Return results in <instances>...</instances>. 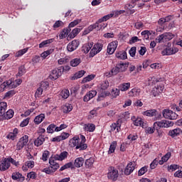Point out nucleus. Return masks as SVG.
Returning a JSON list of instances; mask_svg holds the SVG:
<instances>
[{
    "mask_svg": "<svg viewBox=\"0 0 182 182\" xmlns=\"http://www.w3.org/2000/svg\"><path fill=\"white\" fill-rule=\"evenodd\" d=\"M182 130L180 128H176L174 129L170 130L168 133V134L172 137V139H174V137H177V136H180L181 134Z\"/></svg>",
    "mask_w": 182,
    "mask_h": 182,
    "instance_id": "nucleus-15",
    "label": "nucleus"
},
{
    "mask_svg": "<svg viewBox=\"0 0 182 182\" xmlns=\"http://www.w3.org/2000/svg\"><path fill=\"white\" fill-rule=\"evenodd\" d=\"M102 49H103V44L100 43H95L92 49L90 50V55L91 58H93V56H95V55H97V53L101 52Z\"/></svg>",
    "mask_w": 182,
    "mask_h": 182,
    "instance_id": "nucleus-7",
    "label": "nucleus"
},
{
    "mask_svg": "<svg viewBox=\"0 0 182 182\" xmlns=\"http://www.w3.org/2000/svg\"><path fill=\"white\" fill-rule=\"evenodd\" d=\"M154 126H158V127H171L173 126V122L171 121L162 120L161 122H156Z\"/></svg>",
    "mask_w": 182,
    "mask_h": 182,
    "instance_id": "nucleus-11",
    "label": "nucleus"
},
{
    "mask_svg": "<svg viewBox=\"0 0 182 182\" xmlns=\"http://www.w3.org/2000/svg\"><path fill=\"white\" fill-rule=\"evenodd\" d=\"M107 178L109 180H112V181H117V178H119V171L114 168V167H109L108 169Z\"/></svg>",
    "mask_w": 182,
    "mask_h": 182,
    "instance_id": "nucleus-2",
    "label": "nucleus"
},
{
    "mask_svg": "<svg viewBox=\"0 0 182 182\" xmlns=\"http://www.w3.org/2000/svg\"><path fill=\"white\" fill-rule=\"evenodd\" d=\"M86 72L85 70H80L76 73L74 76L72 77V80H76V79H80V77H83Z\"/></svg>",
    "mask_w": 182,
    "mask_h": 182,
    "instance_id": "nucleus-33",
    "label": "nucleus"
},
{
    "mask_svg": "<svg viewBox=\"0 0 182 182\" xmlns=\"http://www.w3.org/2000/svg\"><path fill=\"white\" fill-rule=\"evenodd\" d=\"M116 147H117V141H114L110 144L109 149L108 151V154H112V153H114V150H116Z\"/></svg>",
    "mask_w": 182,
    "mask_h": 182,
    "instance_id": "nucleus-38",
    "label": "nucleus"
},
{
    "mask_svg": "<svg viewBox=\"0 0 182 182\" xmlns=\"http://www.w3.org/2000/svg\"><path fill=\"white\" fill-rule=\"evenodd\" d=\"M83 129L85 132H93L94 130H96V126L94 124H85L83 126Z\"/></svg>",
    "mask_w": 182,
    "mask_h": 182,
    "instance_id": "nucleus-18",
    "label": "nucleus"
},
{
    "mask_svg": "<svg viewBox=\"0 0 182 182\" xmlns=\"http://www.w3.org/2000/svg\"><path fill=\"white\" fill-rule=\"evenodd\" d=\"M160 163L157 159H155L153 162L150 164V167L151 170H154V168H156L157 167V165Z\"/></svg>",
    "mask_w": 182,
    "mask_h": 182,
    "instance_id": "nucleus-57",
    "label": "nucleus"
},
{
    "mask_svg": "<svg viewBox=\"0 0 182 182\" xmlns=\"http://www.w3.org/2000/svg\"><path fill=\"white\" fill-rule=\"evenodd\" d=\"M162 35L165 42H168V41H171V39L174 38V35H173L171 33H164Z\"/></svg>",
    "mask_w": 182,
    "mask_h": 182,
    "instance_id": "nucleus-36",
    "label": "nucleus"
},
{
    "mask_svg": "<svg viewBox=\"0 0 182 182\" xmlns=\"http://www.w3.org/2000/svg\"><path fill=\"white\" fill-rule=\"evenodd\" d=\"M50 53H52V50H48L44 51L43 53H42L41 56L43 59H46V58H48V56H49V55H50Z\"/></svg>",
    "mask_w": 182,
    "mask_h": 182,
    "instance_id": "nucleus-54",
    "label": "nucleus"
},
{
    "mask_svg": "<svg viewBox=\"0 0 182 182\" xmlns=\"http://www.w3.org/2000/svg\"><path fill=\"white\" fill-rule=\"evenodd\" d=\"M11 178L13 180H16V181H24L25 177L22 176V173L19 172H14L12 173Z\"/></svg>",
    "mask_w": 182,
    "mask_h": 182,
    "instance_id": "nucleus-16",
    "label": "nucleus"
},
{
    "mask_svg": "<svg viewBox=\"0 0 182 182\" xmlns=\"http://www.w3.org/2000/svg\"><path fill=\"white\" fill-rule=\"evenodd\" d=\"M140 89L133 88L129 92V96L134 97V96H139L140 95Z\"/></svg>",
    "mask_w": 182,
    "mask_h": 182,
    "instance_id": "nucleus-39",
    "label": "nucleus"
},
{
    "mask_svg": "<svg viewBox=\"0 0 182 182\" xmlns=\"http://www.w3.org/2000/svg\"><path fill=\"white\" fill-rule=\"evenodd\" d=\"M117 66L118 67L119 73H123L127 70V68H129V64L124 63H120L117 64Z\"/></svg>",
    "mask_w": 182,
    "mask_h": 182,
    "instance_id": "nucleus-21",
    "label": "nucleus"
},
{
    "mask_svg": "<svg viewBox=\"0 0 182 182\" xmlns=\"http://www.w3.org/2000/svg\"><path fill=\"white\" fill-rule=\"evenodd\" d=\"M43 141H45V136L40 135L35 141L34 144L36 147H39V146H42L43 144Z\"/></svg>",
    "mask_w": 182,
    "mask_h": 182,
    "instance_id": "nucleus-20",
    "label": "nucleus"
},
{
    "mask_svg": "<svg viewBox=\"0 0 182 182\" xmlns=\"http://www.w3.org/2000/svg\"><path fill=\"white\" fill-rule=\"evenodd\" d=\"M119 95H120V89H117V88H114L112 90V96L113 97H116L117 96H119Z\"/></svg>",
    "mask_w": 182,
    "mask_h": 182,
    "instance_id": "nucleus-53",
    "label": "nucleus"
},
{
    "mask_svg": "<svg viewBox=\"0 0 182 182\" xmlns=\"http://www.w3.org/2000/svg\"><path fill=\"white\" fill-rule=\"evenodd\" d=\"M116 58L124 60L127 59V53H126V51H119L116 54Z\"/></svg>",
    "mask_w": 182,
    "mask_h": 182,
    "instance_id": "nucleus-32",
    "label": "nucleus"
},
{
    "mask_svg": "<svg viewBox=\"0 0 182 182\" xmlns=\"http://www.w3.org/2000/svg\"><path fill=\"white\" fill-rule=\"evenodd\" d=\"M56 125L53 124H50L48 128H47V133H50V134H52L54 132H56Z\"/></svg>",
    "mask_w": 182,
    "mask_h": 182,
    "instance_id": "nucleus-47",
    "label": "nucleus"
},
{
    "mask_svg": "<svg viewBox=\"0 0 182 182\" xmlns=\"http://www.w3.org/2000/svg\"><path fill=\"white\" fill-rule=\"evenodd\" d=\"M58 65H66V63H69V58L65 57L63 58H60L58 60Z\"/></svg>",
    "mask_w": 182,
    "mask_h": 182,
    "instance_id": "nucleus-49",
    "label": "nucleus"
},
{
    "mask_svg": "<svg viewBox=\"0 0 182 182\" xmlns=\"http://www.w3.org/2000/svg\"><path fill=\"white\" fill-rule=\"evenodd\" d=\"M80 32V28H74L71 33L68 35V38L70 39H73V38H76L78 33Z\"/></svg>",
    "mask_w": 182,
    "mask_h": 182,
    "instance_id": "nucleus-34",
    "label": "nucleus"
},
{
    "mask_svg": "<svg viewBox=\"0 0 182 182\" xmlns=\"http://www.w3.org/2000/svg\"><path fill=\"white\" fill-rule=\"evenodd\" d=\"M6 107H8V104H6V102H0V116H4L5 112L6 111Z\"/></svg>",
    "mask_w": 182,
    "mask_h": 182,
    "instance_id": "nucleus-28",
    "label": "nucleus"
},
{
    "mask_svg": "<svg viewBox=\"0 0 182 182\" xmlns=\"http://www.w3.org/2000/svg\"><path fill=\"white\" fill-rule=\"evenodd\" d=\"M65 23L62 21H57L53 26L54 29H58V28H63Z\"/></svg>",
    "mask_w": 182,
    "mask_h": 182,
    "instance_id": "nucleus-44",
    "label": "nucleus"
},
{
    "mask_svg": "<svg viewBox=\"0 0 182 182\" xmlns=\"http://www.w3.org/2000/svg\"><path fill=\"white\" fill-rule=\"evenodd\" d=\"M7 161H9V164L11 166V164H14V166H16V167H18V166L19 165V162H16V161H15V159H12L11 157L7 158Z\"/></svg>",
    "mask_w": 182,
    "mask_h": 182,
    "instance_id": "nucleus-52",
    "label": "nucleus"
},
{
    "mask_svg": "<svg viewBox=\"0 0 182 182\" xmlns=\"http://www.w3.org/2000/svg\"><path fill=\"white\" fill-rule=\"evenodd\" d=\"M43 93V90L42 88H40L39 87L35 93V97H41Z\"/></svg>",
    "mask_w": 182,
    "mask_h": 182,
    "instance_id": "nucleus-59",
    "label": "nucleus"
},
{
    "mask_svg": "<svg viewBox=\"0 0 182 182\" xmlns=\"http://www.w3.org/2000/svg\"><path fill=\"white\" fill-rule=\"evenodd\" d=\"M96 75H89L87 77L82 79V83H87V82H90L95 79Z\"/></svg>",
    "mask_w": 182,
    "mask_h": 182,
    "instance_id": "nucleus-45",
    "label": "nucleus"
},
{
    "mask_svg": "<svg viewBox=\"0 0 182 182\" xmlns=\"http://www.w3.org/2000/svg\"><path fill=\"white\" fill-rule=\"evenodd\" d=\"M118 73H120V71L117 67V65L114 68H113L111 71L109 73V76H116Z\"/></svg>",
    "mask_w": 182,
    "mask_h": 182,
    "instance_id": "nucleus-42",
    "label": "nucleus"
},
{
    "mask_svg": "<svg viewBox=\"0 0 182 182\" xmlns=\"http://www.w3.org/2000/svg\"><path fill=\"white\" fill-rule=\"evenodd\" d=\"M70 147H75L76 150H86L87 149V144H82L80 142V138L78 136H74L73 139L70 140Z\"/></svg>",
    "mask_w": 182,
    "mask_h": 182,
    "instance_id": "nucleus-1",
    "label": "nucleus"
},
{
    "mask_svg": "<svg viewBox=\"0 0 182 182\" xmlns=\"http://www.w3.org/2000/svg\"><path fill=\"white\" fill-rule=\"evenodd\" d=\"M25 164L28 168H33L35 166V162L33 161H27Z\"/></svg>",
    "mask_w": 182,
    "mask_h": 182,
    "instance_id": "nucleus-61",
    "label": "nucleus"
},
{
    "mask_svg": "<svg viewBox=\"0 0 182 182\" xmlns=\"http://www.w3.org/2000/svg\"><path fill=\"white\" fill-rule=\"evenodd\" d=\"M9 167H11V165H9V162L8 161V159L6 158L1 161V164H0L1 171H6V170H8Z\"/></svg>",
    "mask_w": 182,
    "mask_h": 182,
    "instance_id": "nucleus-13",
    "label": "nucleus"
},
{
    "mask_svg": "<svg viewBox=\"0 0 182 182\" xmlns=\"http://www.w3.org/2000/svg\"><path fill=\"white\" fill-rule=\"evenodd\" d=\"M55 171L53 169L50 168V166L48 168H45L43 169V173H46V174H51V173H55Z\"/></svg>",
    "mask_w": 182,
    "mask_h": 182,
    "instance_id": "nucleus-63",
    "label": "nucleus"
},
{
    "mask_svg": "<svg viewBox=\"0 0 182 182\" xmlns=\"http://www.w3.org/2000/svg\"><path fill=\"white\" fill-rule=\"evenodd\" d=\"M64 72H65L64 66H61L59 68H55L52 70L50 77V79H53L54 80H56V79H58L59 77L62 76V73H63Z\"/></svg>",
    "mask_w": 182,
    "mask_h": 182,
    "instance_id": "nucleus-4",
    "label": "nucleus"
},
{
    "mask_svg": "<svg viewBox=\"0 0 182 182\" xmlns=\"http://www.w3.org/2000/svg\"><path fill=\"white\" fill-rule=\"evenodd\" d=\"M163 90H164V87L161 86V85H156L155 86V87L153 88L152 91H151V95H153V96L154 97L159 96V95H160V93H161V92H163Z\"/></svg>",
    "mask_w": 182,
    "mask_h": 182,
    "instance_id": "nucleus-12",
    "label": "nucleus"
},
{
    "mask_svg": "<svg viewBox=\"0 0 182 182\" xmlns=\"http://www.w3.org/2000/svg\"><path fill=\"white\" fill-rule=\"evenodd\" d=\"M94 163H95V158L90 157V159H87L85 162L86 168H92L93 167Z\"/></svg>",
    "mask_w": 182,
    "mask_h": 182,
    "instance_id": "nucleus-27",
    "label": "nucleus"
},
{
    "mask_svg": "<svg viewBox=\"0 0 182 182\" xmlns=\"http://www.w3.org/2000/svg\"><path fill=\"white\" fill-rule=\"evenodd\" d=\"M24 73H25V66L21 65L18 68V73H17V76H23Z\"/></svg>",
    "mask_w": 182,
    "mask_h": 182,
    "instance_id": "nucleus-60",
    "label": "nucleus"
},
{
    "mask_svg": "<svg viewBox=\"0 0 182 182\" xmlns=\"http://www.w3.org/2000/svg\"><path fill=\"white\" fill-rule=\"evenodd\" d=\"M12 85V80H8L6 82H3L1 85L0 87L1 89H5L6 86H11Z\"/></svg>",
    "mask_w": 182,
    "mask_h": 182,
    "instance_id": "nucleus-58",
    "label": "nucleus"
},
{
    "mask_svg": "<svg viewBox=\"0 0 182 182\" xmlns=\"http://www.w3.org/2000/svg\"><path fill=\"white\" fill-rule=\"evenodd\" d=\"M100 87L102 90H106L109 87V81H104L101 83Z\"/></svg>",
    "mask_w": 182,
    "mask_h": 182,
    "instance_id": "nucleus-55",
    "label": "nucleus"
},
{
    "mask_svg": "<svg viewBox=\"0 0 182 182\" xmlns=\"http://www.w3.org/2000/svg\"><path fill=\"white\" fill-rule=\"evenodd\" d=\"M136 164H134V162H130L126 167L125 170H124V174H126V176H130V174H132V173H133V171H134V166Z\"/></svg>",
    "mask_w": 182,
    "mask_h": 182,
    "instance_id": "nucleus-14",
    "label": "nucleus"
},
{
    "mask_svg": "<svg viewBox=\"0 0 182 182\" xmlns=\"http://www.w3.org/2000/svg\"><path fill=\"white\" fill-rule=\"evenodd\" d=\"M162 114L165 119H168L169 120H176L178 117V114L170 109H164Z\"/></svg>",
    "mask_w": 182,
    "mask_h": 182,
    "instance_id": "nucleus-3",
    "label": "nucleus"
},
{
    "mask_svg": "<svg viewBox=\"0 0 182 182\" xmlns=\"http://www.w3.org/2000/svg\"><path fill=\"white\" fill-rule=\"evenodd\" d=\"M121 92H126L130 89V82H124L119 86Z\"/></svg>",
    "mask_w": 182,
    "mask_h": 182,
    "instance_id": "nucleus-26",
    "label": "nucleus"
},
{
    "mask_svg": "<svg viewBox=\"0 0 182 182\" xmlns=\"http://www.w3.org/2000/svg\"><path fill=\"white\" fill-rule=\"evenodd\" d=\"M136 47H132L129 51V53L132 58H134L136 56Z\"/></svg>",
    "mask_w": 182,
    "mask_h": 182,
    "instance_id": "nucleus-64",
    "label": "nucleus"
},
{
    "mask_svg": "<svg viewBox=\"0 0 182 182\" xmlns=\"http://www.w3.org/2000/svg\"><path fill=\"white\" fill-rule=\"evenodd\" d=\"M178 52V48L176 47L172 46V47H166L165 49H164L161 51V55L163 56H170L171 55H176Z\"/></svg>",
    "mask_w": 182,
    "mask_h": 182,
    "instance_id": "nucleus-5",
    "label": "nucleus"
},
{
    "mask_svg": "<svg viewBox=\"0 0 182 182\" xmlns=\"http://www.w3.org/2000/svg\"><path fill=\"white\" fill-rule=\"evenodd\" d=\"M29 141V136L28 135H24L21 137L16 144V150H22L23 147H25Z\"/></svg>",
    "mask_w": 182,
    "mask_h": 182,
    "instance_id": "nucleus-6",
    "label": "nucleus"
},
{
    "mask_svg": "<svg viewBox=\"0 0 182 182\" xmlns=\"http://www.w3.org/2000/svg\"><path fill=\"white\" fill-rule=\"evenodd\" d=\"M79 41L73 40L70 43H69L67 46V49L68 52H73V50H76L77 48H79Z\"/></svg>",
    "mask_w": 182,
    "mask_h": 182,
    "instance_id": "nucleus-9",
    "label": "nucleus"
},
{
    "mask_svg": "<svg viewBox=\"0 0 182 182\" xmlns=\"http://www.w3.org/2000/svg\"><path fill=\"white\" fill-rule=\"evenodd\" d=\"M43 120H45V114H41L35 117L34 122L36 124H41Z\"/></svg>",
    "mask_w": 182,
    "mask_h": 182,
    "instance_id": "nucleus-29",
    "label": "nucleus"
},
{
    "mask_svg": "<svg viewBox=\"0 0 182 182\" xmlns=\"http://www.w3.org/2000/svg\"><path fill=\"white\" fill-rule=\"evenodd\" d=\"M147 168H149L148 166H144L142 167L139 171H138V176H143L144 174H146L147 173Z\"/></svg>",
    "mask_w": 182,
    "mask_h": 182,
    "instance_id": "nucleus-50",
    "label": "nucleus"
},
{
    "mask_svg": "<svg viewBox=\"0 0 182 182\" xmlns=\"http://www.w3.org/2000/svg\"><path fill=\"white\" fill-rule=\"evenodd\" d=\"M73 166V164H72V162H69L68 164H65L64 166H63L60 168V171H63V170H66V168H70V167Z\"/></svg>",
    "mask_w": 182,
    "mask_h": 182,
    "instance_id": "nucleus-51",
    "label": "nucleus"
},
{
    "mask_svg": "<svg viewBox=\"0 0 182 182\" xmlns=\"http://www.w3.org/2000/svg\"><path fill=\"white\" fill-rule=\"evenodd\" d=\"M80 63H82V60L80 58H74L70 62V65L73 68H76V66H79Z\"/></svg>",
    "mask_w": 182,
    "mask_h": 182,
    "instance_id": "nucleus-30",
    "label": "nucleus"
},
{
    "mask_svg": "<svg viewBox=\"0 0 182 182\" xmlns=\"http://www.w3.org/2000/svg\"><path fill=\"white\" fill-rule=\"evenodd\" d=\"M68 151H63L60 154H55L54 156H55V159H57L58 161H62L68 157Z\"/></svg>",
    "mask_w": 182,
    "mask_h": 182,
    "instance_id": "nucleus-22",
    "label": "nucleus"
},
{
    "mask_svg": "<svg viewBox=\"0 0 182 182\" xmlns=\"http://www.w3.org/2000/svg\"><path fill=\"white\" fill-rule=\"evenodd\" d=\"M118 45L119 42L117 41L111 42L107 46V53L109 55H113V53H114V50L117 49Z\"/></svg>",
    "mask_w": 182,
    "mask_h": 182,
    "instance_id": "nucleus-10",
    "label": "nucleus"
},
{
    "mask_svg": "<svg viewBox=\"0 0 182 182\" xmlns=\"http://www.w3.org/2000/svg\"><path fill=\"white\" fill-rule=\"evenodd\" d=\"M53 41H55L54 38H50L48 40L43 41V42H41L39 44V48H46V46H48V45H49V43H52V42H53Z\"/></svg>",
    "mask_w": 182,
    "mask_h": 182,
    "instance_id": "nucleus-35",
    "label": "nucleus"
},
{
    "mask_svg": "<svg viewBox=\"0 0 182 182\" xmlns=\"http://www.w3.org/2000/svg\"><path fill=\"white\" fill-rule=\"evenodd\" d=\"M14 114H15V112H14L13 109H9L6 112H4L2 116L5 120H9V119L14 117Z\"/></svg>",
    "mask_w": 182,
    "mask_h": 182,
    "instance_id": "nucleus-19",
    "label": "nucleus"
},
{
    "mask_svg": "<svg viewBox=\"0 0 182 182\" xmlns=\"http://www.w3.org/2000/svg\"><path fill=\"white\" fill-rule=\"evenodd\" d=\"M93 48V42L89 43L88 44H85L82 48V52L84 53H89L90 49Z\"/></svg>",
    "mask_w": 182,
    "mask_h": 182,
    "instance_id": "nucleus-23",
    "label": "nucleus"
},
{
    "mask_svg": "<svg viewBox=\"0 0 182 182\" xmlns=\"http://www.w3.org/2000/svg\"><path fill=\"white\" fill-rule=\"evenodd\" d=\"M96 95H97V92H96V90L90 91L83 98L84 102H89V100H90V99H93V97H95Z\"/></svg>",
    "mask_w": 182,
    "mask_h": 182,
    "instance_id": "nucleus-17",
    "label": "nucleus"
},
{
    "mask_svg": "<svg viewBox=\"0 0 182 182\" xmlns=\"http://www.w3.org/2000/svg\"><path fill=\"white\" fill-rule=\"evenodd\" d=\"M58 159H56V156L55 155H52L50 158L49 159V164H50V168L53 169L54 171H56L59 167V164L57 163Z\"/></svg>",
    "mask_w": 182,
    "mask_h": 182,
    "instance_id": "nucleus-8",
    "label": "nucleus"
},
{
    "mask_svg": "<svg viewBox=\"0 0 182 182\" xmlns=\"http://www.w3.org/2000/svg\"><path fill=\"white\" fill-rule=\"evenodd\" d=\"M171 157V152H167L164 156H162L161 160L159 161V164L161 166L168 161V159Z\"/></svg>",
    "mask_w": 182,
    "mask_h": 182,
    "instance_id": "nucleus-25",
    "label": "nucleus"
},
{
    "mask_svg": "<svg viewBox=\"0 0 182 182\" xmlns=\"http://www.w3.org/2000/svg\"><path fill=\"white\" fill-rule=\"evenodd\" d=\"M93 29H97V31H99V29H102V23L99 24V23H95L93 25H91L88 27L89 32H92Z\"/></svg>",
    "mask_w": 182,
    "mask_h": 182,
    "instance_id": "nucleus-37",
    "label": "nucleus"
},
{
    "mask_svg": "<svg viewBox=\"0 0 182 182\" xmlns=\"http://www.w3.org/2000/svg\"><path fill=\"white\" fill-rule=\"evenodd\" d=\"M83 163H85V159L82 157L77 158L75 160L74 166H75V167L79 168L82 167V166H83Z\"/></svg>",
    "mask_w": 182,
    "mask_h": 182,
    "instance_id": "nucleus-24",
    "label": "nucleus"
},
{
    "mask_svg": "<svg viewBox=\"0 0 182 182\" xmlns=\"http://www.w3.org/2000/svg\"><path fill=\"white\" fill-rule=\"evenodd\" d=\"M80 22H82V19H75L69 23L68 28L70 29V28H75V26H76V25H79Z\"/></svg>",
    "mask_w": 182,
    "mask_h": 182,
    "instance_id": "nucleus-43",
    "label": "nucleus"
},
{
    "mask_svg": "<svg viewBox=\"0 0 182 182\" xmlns=\"http://www.w3.org/2000/svg\"><path fill=\"white\" fill-rule=\"evenodd\" d=\"M73 109V106L70 104H65V105H63L62 110L63 113H69V112H72Z\"/></svg>",
    "mask_w": 182,
    "mask_h": 182,
    "instance_id": "nucleus-31",
    "label": "nucleus"
},
{
    "mask_svg": "<svg viewBox=\"0 0 182 182\" xmlns=\"http://www.w3.org/2000/svg\"><path fill=\"white\" fill-rule=\"evenodd\" d=\"M156 109H149L143 112L144 116H149V117H153V116H156Z\"/></svg>",
    "mask_w": 182,
    "mask_h": 182,
    "instance_id": "nucleus-41",
    "label": "nucleus"
},
{
    "mask_svg": "<svg viewBox=\"0 0 182 182\" xmlns=\"http://www.w3.org/2000/svg\"><path fill=\"white\" fill-rule=\"evenodd\" d=\"M71 29L70 28H65L63 30V31L60 33L59 37L60 38V39H63L65 38H66V36H68V35L69 34V32H70Z\"/></svg>",
    "mask_w": 182,
    "mask_h": 182,
    "instance_id": "nucleus-40",
    "label": "nucleus"
},
{
    "mask_svg": "<svg viewBox=\"0 0 182 182\" xmlns=\"http://www.w3.org/2000/svg\"><path fill=\"white\" fill-rule=\"evenodd\" d=\"M70 96V92H69V90H63L61 92V97L63 99H68Z\"/></svg>",
    "mask_w": 182,
    "mask_h": 182,
    "instance_id": "nucleus-48",
    "label": "nucleus"
},
{
    "mask_svg": "<svg viewBox=\"0 0 182 182\" xmlns=\"http://www.w3.org/2000/svg\"><path fill=\"white\" fill-rule=\"evenodd\" d=\"M134 126H140L141 127H144V122L141 118H136L134 122Z\"/></svg>",
    "mask_w": 182,
    "mask_h": 182,
    "instance_id": "nucleus-46",
    "label": "nucleus"
},
{
    "mask_svg": "<svg viewBox=\"0 0 182 182\" xmlns=\"http://www.w3.org/2000/svg\"><path fill=\"white\" fill-rule=\"evenodd\" d=\"M49 87V82H41L40 88H42L43 90H46Z\"/></svg>",
    "mask_w": 182,
    "mask_h": 182,
    "instance_id": "nucleus-56",
    "label": "nucleus"
},
{
    "mask_svg": "<svg viewBox=\"0 0 182 182\" xmlns=\"http://www.w3.org/2000/svg\"><path fill=\"white\" fill-rule=\"evenodd\" d=\"M26 52H28V48L18 50L16 53V56L19 58V56H22V55H25Z\"/></svg>",
    "mask_w": 182,
    "mask_h": 182,
    "instance_id": "nucleus-62",
    "label": "nucleus"
}]
</instances>
